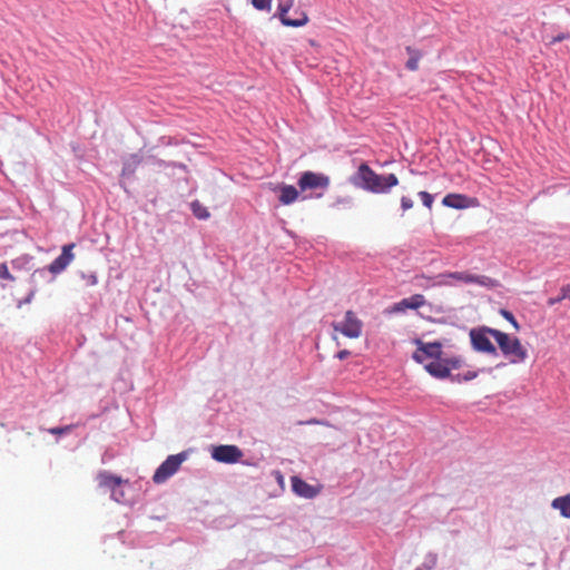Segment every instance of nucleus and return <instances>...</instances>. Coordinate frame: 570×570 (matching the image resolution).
<instances>
[{"instance_id": "nucleus-18", "label": "nucleus", "mask_w": 570, "mask_h": 570, "mask_svg": "<svg viewBox=\"0 0 570 570\" xmlns=\"http://www.w3.org/2000/svg\"><path fill=\"white\" fill-rule=\"evenodd\" d=\"M551 507L559 510L563 518L570 519V494L553 499Z\"/></svg>"}, {"instance_id": "nucleus-5", "label": "nucleus", "mask_w": 570, "mask_h": 570, "mask_svg": "<svg viewBox=\"0 0 570 570\" xmlns=\"http://www.w3.org/2000/svg\"><path fill=\"white\" fill-rule=\"evenodd\" d=\"M332 327L348 338H357L362 334L363 323L353 311H347L344 321L332 323Z\"/></svg>"}, {"instance_id": "nucleus-10", "label": "nucleus", "mask_w": 570, "mask_h": 570, "mask_svg": "<svg viewBox=\"0 0 570 570\" xmlns=\"http://www.w3.org/2000/svg\"><path fill=\"white\" fill-rule=\"evenodd\" d=\"M294 0H286L281 2L278 6V14L282 23L287 27H302L308 22V17L305 12H301L296 19L287 17L289 9L292 8Z\"/></svg>"}, {"instance_id": "nucleus-2", "label": "nucleus", "mask_w": 570, "mask_h": 570, "mask_svg": "<svg viewBox=\"0 0 570 570\" xmlns=\"http://www.w3.org/2000/svg\"><path fill=\"white\" fill-rule=\"evenodd\" d=\"M492 337L511 364H520L528 358V351L518 337H512L501 331L492 332Z\"/></svg>"}, {"instance_id": "nucleus-6", "label": "nucleus", "mask_w": 570, "mask_h": 570, "mask_svg": "<svg viewBox=\"0 0 570 570\" xmlns=\"http://www.w3.org/2000/svg\"><path fill=\"white\" fill-rule=\"evenodd\" d=\"M185 453H179L176 455H169L156 470L153 480L155 483H163L167 479H169L173 474H175L181 463L185 461Z\"/></svg>"}, {"instance_id": "nucleus-4", "label": "nucleus", "mask_w": 570, "mask_h": 570, "mask_svg": "<svg viewBox=\"0 0 570 570\" xmlns=\"http://www.w3.org/2000/svg\"><path fill=\"white\" fill-rule=\"evenodd\" d=\"M494 331L497 330L485 326L480 328H472L470 331L472 347L478 352L497 355V348L490 341V336H492V332Z\"/></svg>"}, {"instance_id": "nucleus-30", "label": "nucleus", "mask_w": 570, "mask_h": 570, "mask_svg": "<svg viewBox=\"0 0 570 570\" xmlns=\"http://www.w3.org/2000/svg\"><path fill=\"white\" fill-rule=\"evenodd\" d=\"M0 278L10 281L14 279L6 264L0 265Z\"/></svg>"}, {"instance_id": "nucleus-9", "label": "nucleus", "mask_w": 570, "mask_h": 570, "mask_svg": "<svg viewBox=\"0 0 570 570\" xmlns=\"http://www.w3.org/2000/svg\"><path fill=\"white\" fill-rule=\"evenodd\" d=\"M243 452L236 445H217L212 449V458L222 463L233 464L238 462Z\"/></svg>"}, {"instance_id": "nucleus-23", "label": "nucleus", "mask_w": 570, "mask_h": 570, "mask_svg": "<svg viewBox=\"0 0 570 570\" xmlns=\"http://www.w3.org/2000/svg\"><path fill=\"white\" fill-rule=\"evenodd\" d=\"M419 197L421 198V200H422V203H423V205L425 207H428L429 209L432 208V205H433V202H434L433 195H431L428 191H420L419 193Z\"/></svg>"}, {"instance_id": "nucleus-16", "label": "nucleus", "mask_w": 570, "mask_h": 570, "mask_svg": "<svg viewBox=\"0 0 570 570\" xmlns=\"http://www.w3.org/2000/svg\"><path fill=\"white\" fill-rule=\"evenodd\" d=\"M425 370L434 377L446 379L449 376V366L444 364L443 358L435 360L425 365Z\"/></svg>"}, {"instance_id": "nucleus-36", "label": "nucleus", "mask_w": 570, "mask_h": 570, "mask_svg": "<svg viewBox=\"0 0 570 570\" xmlns=\"http://www.w3.org/2000/svg\"><path fill=\"white\" fill-rule=\"evenodd\" d=\"M415 279L419 281V282H421V281H430L431 277L425 276V275H419V276L415 277ZM419 285L420 286H425V284H423V283H419Z\"/></svg>"}, {"instance_id": "nucleus-21", "label": "nucleus", "mask_w": 570, "mask_h": 570, "mask_svg": "<svg viewBox=\"0 0 570 570\" xmlns=\"http://www.w3.org/2000/svg\"><path fill=\"white\" fill-rule=\"evenodd\" d=\"M190 208L194 216L198 219H207L210 216L208 209L199 200H194L190 204Z\"/></svg>"}, {"instance_id": "nucleus-25", "label": "nucleus", "mask_w": 570, "mask_h": 570, "mask_svg": "<svg viewBox=\"0 0 570 570\" xmlns=\"http://www.w3.org/2000/svg\"><path fill=\"white\" fill-rule=\"evenodd\" d=\"M500 314L507 320L509 321L515 331H519L520 330V325L519 323L517 322L515 317L513 316V314L507 309H501L500 311Z\"/></svg>"}, {"instance_id": "nucleus-8", "label": "nucleus", "mask_w": 570, "mask_h": 570, "mask_svg": "<svg viewBox=\"0 0 570 570\" xmlns=\"http://www.w3.org/2000/svg\"><path fill=\"white\" fill-rule=\"evenodd\" d=\"M417 350L413 353V360L423 363L426 357L440 360L442 356V344L440 342L424 343L420 338L414 340Z\"/></svg>"}, {"instance_id": "nucleus-22", "label": "nucleus", "mask_w": 570, "mask_h": 570, "mask_svg": "<svg viewBox=\"0 0 570 570\" xmlns=\"http://www.w3.org/2000/svg\"><path fill=\"white\" fill-rule=\"evenodd\" d=\"M444 364L449 366V376H451L450 372L451 370H456L462 366V358L460 356H452V357H445L443 358Z\"/></svg>"}, {"instance_id": "nucleus-29", "label": "nucleus", "mask_w": 570, "mask_h": 570, "mask_svg": "<svg viewBox=\"0 0 570 570\" xmlns=\"http://www.w3.org/2000/svg\"><path fill=\"white\" fill-rule=\"evenodd\" d=\"M413 206H414V203L410 197L403 196L401 198V207L404 212L413 208Z\"/></svg>"}, {"instance_id": "nucleus-34", "label": "nucleus", "mask_w": 570, "mask_h": 570, "mask_svg": "<svg viewBox=\"0 0 570 570\" xmlns=\"http://www.w3.org/2000/svg\"><path fill=\"white\" fill-rule=\"evenodd\" d=\"M569 37H570L569 33H560L553 38L552 42H559V41L568 39Z\"/></svg>"}, {"instance_id": "nucleus-7", "label": "nucleus", "mask_w": 570, "mask_h": 570, "mask_svg": "<svg viewBox=\"0 0 570 570\" xmlns=\"http://www.w3.org/2000/svg\"><path fill=\"white\" fill-rule=\"evenodd\" d=\"M301 191L313 189H327L330 186V177L314 171H304L297 181Z\"/></svg>"}, {"instance_id": "nucleus-3", "label": "nucleus", "mask_w": 570, "mask_h": 570, "mask_svg": "<svg viewBox=\"0 0 570 570\" xmlns=\"http://www.w3.org/2000/svg\"><path fill=\"white\" fill-rule=\"evenodd\" d=\"M439 279L434 283V285H451L448 281L449 278L455 279L458 282H462L465 284H478L483 287L492 288L497 286V282L489 276L485 275H473L468 272H453V273H444L436 276Z\"/></svg>"}, {"instance_id": "nucleus-1", "label": "nucleus", "mask_w": 570, "mask_h": 570, "mask_svg": "<svg viewBox=\"0 0 570 570\" xmlns=\"http://www.w3.org/2000/svg\"><path fill=\"white\" fill-rule=\"evenodd\" d=\"M352 181L354 185L375 194L387 193L390 188L399 184V179L394 174L379 175L367 164L360 165Z\"/></svg>"}, {"instance_id": "nucleus-33", "label": "nucleus", "mask_w": 570, "mask_h": 570, "mask_svg": "<svg viewBox=\"0 0 570 570\" xmlns=\"http://www.w3.org/2000/svg\"><path fill=\"white\" fill-rule=\"evenodd\" d=\"M350 354H351V352H350V351H347V350H342V351H340V352L336 354V357H337L338 360H341V361H342V360H345Z\"/></svg>"}, {"instance_id": "nucleus-31", "label": "nucleus", "mask_w": 570, "mask_h": 570, "mask_svg": "<svg viewBox=\"0 0 570 570\" xmlns=\"http://www.w3.org/2000/svg\"><path fill=\"white\" fill-rule=\"evenodd\" d=\"M563 299H566V297H563V293L561 292V294L559 296L550 297L548 299V305L553 306L554 304H558V303L562 302Z\"/></svg>"}, {"instance_id": "nucleus-27", "label": "nucleus", "mask_w": 570, "mask_h": 570, "mask_svg": "<svg viewBox=\"0 0 570 570\" xmlns=\"http://www.w3.org/2000/svg\"><path fill=\"white\" fill-rule=\"evenodd\" d=\"M81 277L85 281L86 286H95L98 283V278L95 273H82Z\"/></svg>"}, {"instance_id": "nucleus-17", "label": "nucleus", "mask_w": 570, "mask_h": 570, "mask_svg": "<svg viewBox=\"0 0 570 570\" xmlns=\"http://www.w3.org/2000/svg\"><path fill=\"white\" fill-rule=\"evenodd\" d=\"M442 204L446 207L462 209L468 207V197L461 194H448Z\"/></svg>"}, {"instance_id": "nucleus-20", "label": "nucleus", "mask_w": 570, "mask_h": 570, "mask_svg": "<svg viewBox=\"0 0 570 570\" xmlns=\"http://www.w3.org/2000/svg\"><path fill=\"white\" fill-rule=\"evenodd\" d=\"M406 51L410 55L409 60L406 61V68L411 71H415L419 69V61L422 57L421 52L411 47H406Z\"/></svg>"}, {"instance_id": "nucleus-13", "label": "nucleus", "mask_w": 570, "mask_h": 570, "mask_svg": "<svg viewBox=\"0 0 570 570\" xmlns=\"http://www.w3.org/2000/svg\"><path fill=\"white\" fill-rule=\"evenodd\" d=\"M291 482H292L293 491L299 497L312 499V498L316 497L320 492L318 489L308 484L307 482H305L304 480H302L298 476H293L291 479Z\"/></svg>"}, {"instance_id": "nucleus-24", "label": "nucleus", "mask_w": 570, "mask_h": 570, "mask_svg": "<svg viewBox=\"0 0 570 570\" xmlns=\"http://www.w3.org/2000/svg\"><path fill=\"white\" fill-rule=\"evenodd\" d=\"M252 4L257 10H271L272 0H252Z\"/></svg>"}, {"instance_id": "nucleus-15", "label": "nucleus", "mask_w": 570, "mask_h": 570, "mask_svg": "<svg viewBox=\"0 0 570 570\" xmlns=\"http://www.w3.org/2000/svg\"><path fill=\"white\" fill-rule=\"evenodd\" d=\"M275 190L279 191V202L283 205H291L298 199V190L293 185H279Z\"/></svg>"}, {"instance_id": "nucleus-19", "label": "nucleus", "mask_w": 570, "mask_h": 570, "mask_svg": "<svg viewBox=\"0 0 570 570\" xmlns=\"http://www.w3.org/2000/svg\"><path fill=\"white\" fill-rule=\"evenodd\" d=\"M141 163V157L137 154H132L129 157H127L124 161L122 166V175H132L139 164Z\"/></svg>"}, {"instance_id": "nucleus-11", "label": "nucleus", "mask_w": 570, "mask_h": 570, "mask_svg": "<svg viewBox=\"0 0 570 570\" xmlns=\"http://www.w3.org/2000/svg\"><path fill=\"white\" fill-rule=\"evenodd\" d=\"M73 247L75 244H68L62 247L61 254L48 267L50 273L57 275L67 268L75 258Z\"/></svg>"}, {"instance_id": "nucleus-37", "label": "nucleus", "mask_w": 570, "mask_h": 570, "mask_svg": "<svg viewBox=\"0 0 570 570\" xmlns=\"http://www.w3.org/2000/svg\"><path fill=\"white\" fill-rule=\"evenodd\" d=\"M117 497L120 498V502L124 500V492L120 490V488L117 489Z\"/></svg>"}, {"instance_id": "nucleus-28", "label": "nucleus", "mask_w": 570, "mask_h": 570, "mask_svg": "<svg viewBox=\"0 0 570 570\" xmlns=\"http://www.w3.org/2000/svg\"><path fill=\"white\" fill-rule=\"evenodd\" d=\"M72 430V425H66V426H62V428H52V429H49L48 432L50 434H55V435H59V434H63V433H68Z\"/></svg>"}, {"instance_id": "nucleus-26", "label": "nucleus", "mask_w": 570, "mask_h": 570, "mask_svg": "<svg viewBox=\"0 0 570 570\" xmlns=\"http://www.w3.org/2000/svg\"><path fill=\"white\" fill-rule=\"evenodd\" d=\"M478 376V372L475 371H466L464 374H458L453 377V380L461 382V381H470Z\"/></svg>"}, {"instance_id": "nucleus-14", "label": "nucleus", "mask_w": 570, "mask_h": 570, "mask_svg": "<svg viewBox=\"0 0 570 570\" xmlns=\"http://www.w3.org/2000/svg\"><path fill=\"white\" fill-rule=\"evenodd\" d=\"M426 303L422 294H414L411 297L403 298L393 306L394 312H404L405 309H417Z\"/></svg>"}, {"instance_id": "nucleus-32", "label": "nucleus", "mask_w": 570, "mask_h": 570, "mask_svg": "<svg viewBox=\"0 0 570 570\" xmlns=\"http://www.w3.org/2000/svg\"><path fill=\"white\" fill-rule=\"evenodd\" d=\"M35 295V291H30V293L28 294L27 298L24 301H20L18 303V307H21L22 304H27V303H30L32 297Z\"/></svg>"}, {"instance_id": "nucleus-35", "label": "nucleus", "mask_w": 570, "mask_h": 570, "mask_svg": "<svg viewBox=\"0 0 570 570\" xmlns=\"http://www.w3.org/2000/svg\"><path fill=\"white\" fill-rule=\"evenodd\" d=\"M561 292L563 293V297L570 299V285L562 286Z\"/></svg>"}, {"instance_id": "nucleus-12", "label": "nucleus", "mask_w": 570, "mask_h": 570, "mask_svg": "<svg viewBox=\"0 0 570 570\" xmlns=\"http://www.w3.org/2000/svg\"><path fill=\"white\" fill-rule=\"evenodd\" d=\"M97 481L100 488L111 492L114 500L120 502V498L117 497V489L125 482L120 476L114 475L107 471H101L97 475Z\"/></svg>"}]
</instances>
